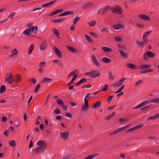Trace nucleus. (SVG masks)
<instances>
[{"mask_svg":"<svg viewBox=\"0 0 159 159\" xmlns=\"http://www.w3.org/2000/svg\"><path fill=\"white\" fill-rule=\"evenodd\" d=\"M63 11V9L57 10H56L52 12L51 13H50V14H49L48 15V16H53L55 15H56L57 14L62 12Z\"/></svg>","mask_w":159,"mask_h":159,"instance_id":"nucleus-19","label":"nucleus"},{"mask_svg":"<svg viewBox=\"0 0 159 159\" xmlns=\"http://www.w3.org/2000/svg\"><path fill=\"white\" fill-rule=\"evenodd\" d=\"M101 105V102L99 101H98L94 103L92 106V108L93 109L99 108Z\"/></svg>","mask_w":159,"mask_h":159,"instance_id":"nucleus-28","label":"nucleus"},{"mask_svg":"<svg viewBox=\"0 0 159 159\" xmlns=\"http://www.w3.org/2000/svg\"><path fill=\"white\" fill-rule=\"evenodd\" d=\"M31 32V30L29 29H26L23 32V34L25 35H29Z\"/></svg>","mask_w":159,"mask_h":159,"instance_id":"nucleus-43","label":"nucleus"},{"mask_svg":"<svg viewBox=\"0 0 159 159\" xmlns=\"http://www.w3.org/2000/svg\"><path fill=\"white\" fill-rule=\"evenodd\" d=\"M105 52H110L112 51V49L107 47H102L101 48Z\"/></svg>","mask_w":159,"mask_h":159,"instance_id":"nucleus-21","label":"nucleus"},{"mask_svg":"<svg viewBox=\"0 0 159 159\" xmlns=\"http://www.w3.org/2000/svg\"><path fill=\"white\" fill-rule=\"evenodd\" d=\"M6 90V87L5 85H2L0 88V93H3Z\"/></svg>","mask_w":159,"mask_h":159,"instance_id":"nucleus-42","label":"nucleus"},{"mask_svg":"<svg viewBox=\"0 0 159 159\" xmlns=\"http://www.w3.org/2000/svg\"><path fill=\"white\" fill-rule=\"evenodd\" d=\"M149 101V103L150 102H153L156 103H159V98H153L151 99L150 101Z\"/></svg>","mask_w":159,"mask_h":159,"instance_id":"nucleus-33","label":"nucleus"},{"mask_svg":"<svg viewBox=\"0 0 159 159\" xmlns=\"http://www.w3.org/2000/svg\"><path fill=\"white\" fill-rule=\"evenodd\" d=\"M126 66L133 70H136L137 68V66L135 65L130 63L126 64Z\"/></svg>","mask_w":159,"mask_h":159,"instance_id":"nucleus-20","label":"nucleus"},{"mask_svg":"<svg viewBox=\"0 0 159 159\" xmlns=\"http://www.w3.org/2000/svg\"><path fill=\"white\" fill-rule=\"evenodd\" d=\"M34 48V44H31L29 48V52H28V54L30 55L32 52L33 50V49Z\"/></svg>","mask_w":159,"mask_h":159,"instance_id":"nucleus-34","label":"nucleus"},{"mask_svg":"<svg viewBox=\"0 0 159 159\" xmlns=\"http://www.w3.org/2000/svg\"><path fill=\"white\" fill-rule=\"evenodd\" d=\"M129 121V120L128 118H121L119 120V123H124L126 122H128Z\"/></svg>","mask_w":159,"mask_h":159,"instance_id":"nucleus-29","label":"nucleus"},{"mask_svg":"<svg viewBox=\"0 0 159 159\" xmlns=\"http://www.w3.org/2000/svg\"><path fill=\"white\" fill-rule=\"evenodd\" d=\"M111 11L114 13L120 15L122 13V11L121 7L119 6H116L111 8Z\"/></svg>","mask_w":159,"mask_h":159,"instance_id":"nucleus-4","label":"nucleus"},{"mask_svg":"<svg viewBox=\"0 0 159 159\" xmlns=\"http://www.w3.org/2000/svg\"><path fill=\"white\" fill-rule=\"evenodd\" d=\"M14 81L12 74L11 72L7 73L6 74L5 81L7 82L10 84H11Z\"/></svg>","mask_w":159,"mask_h":159,"instance_id":"nucleus-5","label":"nucleus"},{"mask_svg":"<svg viewBox=\"0 0 159 159\" xmlns=\"http://www.w3.org/2000/svg\"><path fill=\"white\" fill-rule=\"evenodd\" d=\"M56 2V0H54L53 1H51L49 2L48 3H46L43 4L41 5V7H49L53 4H54Z\"/></svg>","mask_w":159,"mask_h":159,"instance_id":"nucleus-17","label":"nucleus"},{"mask_svg":"<svg viewBox=\"0 0 159 159\" xmlns=\"http://www.w3.org/2000/svg\"><path fill=\"white\" fill-rule=\"evenodd\" d=\"M30 30H31V31H32L33 33L35 34L37 33V32L38 30V29L37 26H36L35 27L32 26V28Z\"/></svg>","mask_w":159,"mask_h":159,"instance_id":"nucleus-45","label":"nucleus"},{"mask_svg":"<svg viewBox=\"0 0 159 159\" xmlns=\"http://www.w3.org/2000/svg\"><path fill=\"white\" fill-rule=\"evenodd\" d=\"M151 65L147 64H143L139 66H138V69L139 70L145 69L150 68Z\"/></svg>","mask_w":159,"mask_h":159,"instance_id":"nucleus-18","label":"nucleus"},{"mask_svg":"<svg viewBox=\"0 0 159 159\" xmlns=\"http://www.w3.org/2000/svg\"><path fill=\"white\" fill-rule=\"evenodd\" d=\"M79 20V18L77 16L75 17L73 20V23L74 24H76V23Z\"/></svg>","mask_w":159,"mask_h":159,"instance_id":"nucleus-56","label":"nucleus"},{"mask_svg":"<svg viewBox=\"0 0 159 159\" xmlns=\"http://www.w3.org/2000/svg\"><path fill=\"white\" fill-rule=\"evenodd\" d=\"M46 64V63L45 61H43L39 64V66L40 67H43Z\"/></svg>","mask_w":159,"mask_h":159,"instance_id":"nucleus-64","label":"nucleus"},{"mask_svg":"<svg viewBox=\"0 0 159 159\" xmlns=\"http://www.w3.org/2000/svg\"><path fill=\"white\" fill-rule=\"evenodd\" d=\"M119 52L120 56L123 58H126L127 57V54L121 50H119Z\"/></svg>","mask_w":159,"mask_h":159,"instance_id":"nucleus-30","label":"nucleus"},{"mask_svg":"<svg viewBox=\"0 0 159 159\" xmlns=\"http://www.w3.org/2000/svg\"><path fill=\"white\" fill-rule=\"evenodd\" d=\"M89 25L91 27L94 26L96 24V21L95 20L89 21L88 22Z\"/></svg>","mask_w":159,"mask_h":159,"instance_id":"nucleus-49","label":"nucleus"},{"mask_svg":"<svg viewBox=\"0 0 159 159\" xmlns=\"http://www.w3.org/2000/svg\"><path fill=\"white\" fill-rule=\"evenodd\" d=\"M126 78H122L118 82L114 83L112 86L114 87L118 88L123 83L124 80H125Z\"/></svg>","mask_w":159,"mask_h":159,"instance_id":"nucleus-11","label":"nucleus"},{"mask_svg":"<svg viewBox=\"0 0 159 159\" xmlns=\"http://www.w3.org/2000/svg\"><path fill=\"white\" fill-rule=\"evenodd\" d=\"M84 75L88 76L92 78H96L100 75V72L98 70H94L90 72H85Z\"/></svg>","mask_w":159,"mask_h":159,"instance_id":"nucleus-2","label":"nucleus"},{"mask_svg":"<svg viewBox=\"0 0 159 159\" xmlns=\"http://www.w3.org/2000/svg\"><path fill=\"white\" fill-rule=\"evenodd\" d=\"M88 108V101H87V100L86 99L84 100V104L82 106L81 110L85 111Z\"/></svg>","mask_w":159,"mask_h":159,"instance_id":"nucleus-14","label":"nucleus"},{"mask_svg":"<svg viewBox=\"0 0 159 159\" xmlns=\"http://www.w3.org/2000/svg\"><path fill=\"white\" fill-rule=\"evenodd\" d=\"M149 103V101L148 100L146 101L142 102L139 103L138 105L133 107V109H138L142 107L145 106V105Z\"/></svg>","mask_w":159,"mask_h":159,"instance_id":"nucleus-12","label":"nucleus"},{"mask_svg":"<svg viewBox=\"0 0 159 159\" xmlns=\"http://www.w3.org/2000/svg\"><path fill=\"white\" fill-rule=\"evenodd\" d=\"M53 49L56 56L59 58H61L62 55L61 51L55 46L53 47Z\"/></svg>","mask_w":159,"mask_h":159,"instance_id":"nucleus-13","label":"nucleus"},{"mask_svg":"<svg viewBox=\"0 0 159 159\" xmlns=\"http://www.w3.org/2000/svg\"><path fill=\"white\" fill-rule=\"evenodd\" d=\"M155 120V119L154 115L153 116H151L149 117L147 120V121H148L149 120Z\"/></svg>","mask_w":159,"mask_h":159,"instance_id":"nucleus-57","label":"nucleus"},{"mask_svg":"<svg viewBox=\"0 0 159 159\" xmlns=\"http://www.w3.org/2000/svg\"><path fill=\"white\" fill-rule=\"evenodd\" d=\"M15 14V12H13L11 13L10 15H9V16H8V18H12L13 16H14Z\"/></svg>","mask_w":159,"mask_h":159,"instance_id":"nucleus-60","label":"nucleus"},{"mask_svg":"<svg viewBox=\"0 0 159 159\" xmlns=\"http://www.w3.org/2000/svg\"><path fill=\"white\" fill-rule=\"evenodd\" d=\"M52 80L51 79L47 78H45L43 81V82L44 83H46L47 82H50L52 81Z\"/></svg>","mask_w":159,"mask_h":159,"instance_id":"nucleus-51","label":"nucleus"},{"mask_svg":"<svg viewBox=\"0 0 159 159\" xmlns=\"http://www.w3.org/2000/svg\"><path fill=\"white\" fill-rule=\"evenodd\" d=\"M136 27L139 29H141L142 28H143L144 27L143 25L139 23H137L136 24Z\"/></svg>","mask_w":159,"mask_h":159,"instance_id":"nucleus-52","label":"nucleus"},{"mask_svg":"<svg viewBox=\"0 0 159 159\" xmlns=\"http://www.w3.org/2000/svg\"><path fill=\"white\" fill-rule=\"evenodd\" d=\"M14 79V81L15 83H17L19 82L21 80V76L19 74L17 75L15 79Z\"/></svg>","mask_w":159,"mask_h":159,"instance_id":"nucleus-24","label":"nucleus"},{"mask_svg":"<svg viewBox=\"0 0 159 159\" xmlns=\"http://www.w3.org/2000/svg\"><path fill=\"white\" fill-rule=\"evenodd\" d=\"M37 144L40 147H43L44 148H46V145L45 142L42 140H39L37 142Z\"/></svg>","mask_w":159,"mask_h":159,"instance_id":"nucleus-15","label":"nucleus"},{"mask_svg":"<svg viewBox=\"0 0 159 159\" xmlns=\"http://www.w3.org/2000/svg\"><path fill=\"white\" fill-rule=\"evenodd\" d=\"M84 36L88 43L92 42V40L91 38L89 35L87 34H85Z\"/></svg>","mask_w":159,"mask_h":159,"instance_id":"nucleus-40","label":"nucleus"},{"mask_svg":"<svg viewBox=\"0 0 159 159\" xmlns=\"http://www.w3.org/2000/svg\"><path fill=\"white\" fill-rule=\"evenodd\" d=\"M64 19H55L52 20V21L54 23H58L63 21Z\"/></svg>","mask_w":159,"mask_h":159,"instance_id":"nucleus-48","label":"nucleus"},{"mask_svg":"<svg viewBox=\"0 0 159 159\" xmlns=\"http://www.w3.org/2000/svg\"><path fill=\"white\" fill-rule=\"evenodd\" d=\"M65 115L66 117L69 118H71L72 117V115L69 112H67L65 114Z\"/></svg>","mask_w":159,"mask_h":159,"instance_id":"nucleus-62","label":"nucleus"},{"mask_svg":"<svg viewBox=\"0 0 159 159\" xmlns=\"http://www.w3.org/2000/svg\"><path fill=\"white\" fill-rule=\"evenodd\" d=\"M11 52L12 53V54L10 55V56L11 57L16 56L18 54V51L16 48L13 49L11 51Z\"/></svg>","mask_w":159,"mask_h":159,"instance_id":"nucleus-39","label":"nucleus"},{"mask_svg":"<svg viewBox=\"0 0 159 159\" xmlns=\"http://www.w3.org/2000/svg\"><path fill=\"white\" fill-rule=\"evenodd\" d=\"M53 62L55 63L56 64L59 65H61L62 64V62L61 61L59 60H55L53 61Z\"/></svg>","mask_w":159,"mask_h":159,"instance_id":"nucleus-46","label":"nucleus"},{"mask_svg":"<svg viewBox=\"0 0 159 159\" xmlns=\"http://www.w3.org/2000/svg\"><path fill=\"white\" fill-rule=\"evenodd\" d=\"M40 87V84H39L37 86L36 88L35 89L34 92L36 93L39 90Z\"/></svg>","mask_w":159,"mask_h":159,"instance_id":"nucleus-61","label":"nucleus"},{"mask_svg":"<svg viewBox=\"0 0 159 159\" xmlns=\"http://www.w3.org/2000/svg\"><path fill=\"white\" fill-rule=\"evenodd\" d=\"M155 56L156 54L155 53L150 51H148L144 53L143 55V59L144 60H147L148 59V57L151 58H153Z\"/></svg>","mask_w":159,"mask_h":159,"instance_id":"nucleus-3","label":"nucleus"},{"mask_svg":"<svg viewBox=\"0 0 159 159\" xmlns=\"http://www.w3.org/2000/svg\"><path fill=\"white\" fill-rule=\"evenodd\" d=\"M98 155L97 154H93L87 157L84 159H92Z\"/></svg>","mask_w":159,"mask_h":159,"instance_id":"nucleus-35","label":"nucleus"},{"mask_svg":"<svg viewBox=\"0 0 159 159\" xmlns=\"http://www.w3.org/2000/svg\"><path fill=\"white\" fill-rule=\"evenodd\" d=\"M138 16L139 18L144 21H149L151 20L150 18L146 15L139 14Z\"/></svg>","mask_w":159,"mask_h":159,"instance_id":"nucleus-9","label":"nucleus"},{"mask_svg":"<svg viewBox=\"0 0 159 159\" xmlns=\"http://www.w3.org/2000/svg\"><path fill=\"white\" fill-rule=\"evenodd\" d=\"M108 85L107 84H105L104 85V87L102 88H101L100 90L102 91H106L107 89H108Z\"/></svg>","mask_w":159,"mask_h":159,"instance_id":"nucleus-53","label":"nucleus"},{"mask_svg":"<svg viewBox=\"0 0 159 159\" xmlns=\"http://www.w3.org/2000/svg\"><path fill=\"white\" fill-rule=\"evenodd\" d=\"M73 14V12L70 11H68L65 12L63 13H61L59 15V16H64L70 15H72Z\"/></svg>","mask_w":159,"mask_h":159,"instance_id":"nucleus-27","label":"nucleus"},{"mask_svg":"<svg viewBox=\"0 0 159 159\" xmlns=\"http://www.w3.org/2000/svg\"><path fill=\"white\" fill-rule=\"evenodd\" d=\"M54 113L57 114H59L60 113V110L58 108L56 109L54 111Z\"/></svg>","mask_w":159,"mask_h":159,"instance_id":"nucleus-58","label":"nucleus"},{"mask_svg":"<svg viewBox=\"0 0 159 159\" xmlns=\"http://www.w3.org/2000/svg\"><path fill=\"white\" fill-rule=\"evenodd\" d=\"M53 32L56 35L58 38H59V33L58 30L57 29H55L53 30Z\"/></svg>","mask_w":159,"mask_h":159,"instance_id":"nucleus-44","label":"nucleus"},{"mask_svg":"<svg viewBox=\"0 0 159 159\" xmlns=\"http://www.w3.org/2000/svg\"><path fill=\"white\" fill-rule=\"evenodd\" d=\"M91 58L92 60L93 61L96 67H99L100 66L99 62L96 58L95 55L94 54H92L91 55Z\"/></svg>","mask_w":159,"mask_h":159,"instance_id":"nucleus-8","label":"nucleus"},{"mask_svg":"<svg viewBox=\"0 0 159 159\" xmlns=\"http://www.w3.org/2000/svg\"><path fill=\"white\" fill-rule=\"evenodd\" d=\"M56 102L57 104L60 106H61L63 104H64V102L60 99H57L56 100Z\"/></svg>","mask_w":159,"mask_h":159,"instance_id":"nucleus-41","label":"nucleus"},{"mask_svg":"<svg viewBox=\"0 0 159 159\" xmlns=\"http://www.w3.org/2000/svg\"><path fill=\"white\" fill-rule=\"evenodd\" d=\"M115 40L117 42H121V39L120 37L116 36L115 38Z\"/></svg>","mask_w":159,"mask_h":159,"instance_id":"nucleus-55","label":"nucleus"},{"mask_svg":"<svg viewBox=\"0 0 159 159\" xmlns=\"http://www.w3.org/2000/svg\"><path fill=\"white\" fill-rule=\"evenodd\" d=\"M46 148H44V147H38L36 149H34L33 150V152L35 154H38L41 152H44Z\"/></svg>","mask_w":159,"mask_h":159,"instance_id":"nucleus-10","label":"nucleus"},{"mask_svg":"<svg viewBox=\"0 0 159 159\" xmlns=\"http://www.w3.org/2000/svg\"><path fill=\"white\" fill-rule=\"evenodd\" d=\"M143 126V124H140L135 126L132 128H131L128 129L126 132L127 133L131 132L136 130H138Z\"/></svg>","mask_w":159,"mask_h":159,"instance_id":"nucleus-7","label":"nucleus"},{"mask_svg":"<svg viewBox=\"0 0 159 159\" xmlns=\"http://www.w3.org/2000/svg\"><path fill=\"white\" fill-rule=\"evenodd\" d=\"M47 46V43L46 41H44L40 46V49L42 50H44Z\"/></svg>","mask_w":159,"mask_h":159,"instance_id":"nucleus-23","label":"nucleus"},{"mask_svg":"<svg viewBox=\"0 0 159 159\" xmlns=\"http://www.w3.org/2000/svg\"><path fill=\"white\" fill-rule=\"evenodd\" d=\"M111 7L110 6H107L102 10V14H104L105 12L108 11L110 9H111Z\"/></svg>","mask_w":159,"mask_h":159,"instance_id":"nucleus-38","label":"nucleus"},{"mask_svg":"<svg viewBox=\"0 0 159 159\" xmlns=\"http://www.w3.org/2000/svg\"><path fill=\"white\" fill-rule=\"evenodd\" d=\"M152 32L151 31L146 32L144 33L143 37V39H144Z\"/></svg>","mask_w":159,"mask_h":159,"instance_id":"nucleus-37","label":"nucleus"},{"mask_svg":"<svg viewBox=\"0 0 159 159\" xmlns=\"http://www.w3.org/2000/svg\"><path fill=\"white\" fill-rule=\"evenodd\" d=\"M89 34L95 37H97L98 36V35L97 34L94 32H90L89 33Z\"/></svg>","mask_w":159,"mask_h":159,"instance_id":"nucleus-54","label":"nucleus"},{"mask_svg":"<svg viewBox=\"0 0 159 159\" xmlns=\"http://www.w3.org/2000/svg\"><path fill=\"white\" fill-rule=\"evenodd\" d=\"M102 60L105 63H109L111 61L110 59L107 57H103L102 58Z\"/></svg>","mask_w":159,"mask_h":159,"instance_id":"nucleus-32","label":"nucleus"},{"mask_svg":"<svg viewBox=\"0 0 159 159\" xmlns=\"http://www.w3.org/2000/svg\"><path fill=\"white\" fill-rule=\"evenodd\" d=\"M9 144L11 147H13L16 146V143L14 140H10L9 142Z\"/></svg>","mask_w":159,"mask_h":159,"instance_id":"nucleus-31","label":"nucleus"},{"mask_svg":"<svg viewBox=\"0 0 159 159\" xmlns=\"http://www.w3.org/2000/svg\"><path fill=\"white\" fill-rule=\"evenodd\" d=\"M66 47L68 50L71 52L72 53H76V49L74 48L69 46L67 45Z\"/></svg>","mask_w":159,"mask_h":159,"instance_id":"nucleus-26","label":"nucleus"},{"mask_svg":"<svg viewBox=\"0 0 159 159\" xmlns=\"http://www.w3.org/2000/svg\"><path fill=\"white\" fill-rule=\"evenodd\" d=\"M75 28V24H73L72 25L70 28V30L71 31H72L74 30Z\"/></svg>","mask_w":159,"mask_h":159,"instance_id":"nucleus-63","label":"nucleus"},{"mask_svg":"<svg viewBox=\"0 0 159 159\" xmlns=\"http://www.w3.org/2000/svg\"><path fill=\"white\" fill-rule=\"evenodd\" d=\"M109 32V29L107 27H103L101 30V32L102 33H103V32Z\"/></svg>","mask_w":159,"mask_h":159,"instance_id":"nucleus-50","label":"nucleus"},{"mask_svg":"<svg viewBox=\"0 0 159 159\" xmlns=\"http://www.w3.org/2000/svg\"><path fill=\"white\" fill-rule=\"evenodd\" d=\"M97 93V92L93 93H87L86 96H85L84 98V100L86 99L87 100V101H88V98H92L93 97L94 95H95Z\"/></svg>","mask_w":159,"mask_h":159,"instance_id":"nucleus-22","label":"nucleus"},{"mask_svg":"<svg viewBox=\"0 0 159 159\" xmlns=\"http://www.w3.org/2000/svg\"><path fill=\"white\" fill-rule=\"evenodd\" d=\"M124 85H123L117 91L115 92V93H117L121 91L122 89L124 88Z\"/></svg>","mask_w":159,"mask_h":159,"instance_id":"nucleus-59","label":"nucleus"},{"mask_svg":"<svg viewBox=\"0 0 159 159\" xmlns=\"http://www.w3.org/2000/svg\"><path fill=\"white\" fill-rule=\"evenodd\" d=\"M130 125L129 124L128 125H126L121 127L120 128H118L117 129L114 130V131L110 133L109 135L111 136H114L118 134H119L121 132L125 130L127 128H128L130 126Z\"/></svg>","mask_w":159,"mask_h":159,"instance_id":"nucleus-1","label":"nucleus"},{"mask_svg":"<svg viewBox=\"0 0 159 159\" xmlns=\"http://www.w3.org/2000/svg\"><path fill=\"white\" fill-rule=\"evenodd\" d=\"M113 28L115 30H119L123 28L124 26L121 24H116L113 25Z\"/></svg>","mask_w":159,"mask_h":159,"instance_id":"nucleus-16","label":"nucleus"},{"mask_svg":"<svg viewBox=\"0 0 159 159\" xmlns=\"http://www.w3.org/2000/svg\"><path fill=\"white\" fill-rule=\"evenodd\" d=\"M115 112H114L111 114L109 115L108 116H107L105 118L106 120H110L113 117V116L115 115Z\"/></svg>","mask_w":159,"mask_h":159,"instance_id":"nucleus-47","label":"nucleus"},{"mask_svg":"<svg viewBox=\"0 0 159 159\" xmlns=\"http://www.w3.org/2000/svg\"><path fill=\"white\" fill-rule=\"evenodd\" d=\"M69 132L66 131L65 132H61L60 136L61 138L64 140H66L68 139Z\"/></svg>","mask_w":159,"mask_h":159,"instance_id":"nucleus-6","label":"nucleus"},{"mask_svg":"<svg viewBox=\"0 0 159 159\" xmlns=\"http://www.w3.org/2000/svg\"><path fill=\"white\" fill-rule=\"evenodd\" d=\"M79 73L78 70H75L71 72L70 74L68 76V77H70L71 76L73 75H74V76H75L76 75H77V76H78V74Z\"/></svg>","mask_w":159,"mask_h":159,"instance_id":"nucleus-25","label":"nucleus"},{"mask_svg":"<svg viewBox=\"0 0 159 159\" xmlns=\"http://www.w3.org/2000/svg\"><path fill=\"white\" fill-rule=\"evenodd\" d=\"M136 44L139 48H142L143 47L144 44L143 42L139 41H136L135 42Z\"/></svg>","mask_w":159,"mask_h":159,"instance_id":"nucleus-36","label":"nucleus"}]
</instances>
